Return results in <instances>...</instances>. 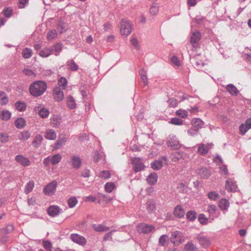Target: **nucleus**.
I'll return each mask as SVG.
<instances>
[{
	"instance_id": "f257e3e1",
	"label": "nucleus",
	"mask_w": 251,
	"mask_h": 251,
	"mask_svg": "<svg viewBox=\"0 0 251 251\" xmlns=\"http://www.w3.org/2000/svg\"><path fill=\"white\" fill-rule=\"evenodd\" d=\"M47 85L43 81L37 80L32 82L29 86L30 94L35 97L42 95L47 90Z\"/></svg>"
},
{
	"instance_id": "f03ea898",
	"label": "nucleus",
	"mask_w": 251,
	"mask_h": 251,
	"mask_svg": "<svg viewBox=\"0 0 251 251\" xmlns=\"http://www.w3.org/2000/svg\"><path fill=\"white\" fill-rule=\"evenodd\" d=\"M62 159V156L60 154H55L53 155H50L43 160V164L47 167L51 164L55 165L60 162Z\"/></svg>"
},
{
	"instance_id": "7ed1b4c3",
	"label": "nucleus",
	"mask_w": 251,
	"mask_h": 251,
	"mask_svg": "<svg viewBox=\"0 0 251 251\" xmlns=\"http://www.w3.org/2000/svg\"><path fill=\"white\" fill-rule=\"evenodd\" d=\"M120 31L122 35L127 36L132 32V25L129 21L123 19L121 22Z\"/></svg>"
},
{
	"instance_id": "20e7f679",
	"label": "nucleus",
	"mask_w": 251,
	"mask_h": 251,
	"mask_svg": "<svg viewBox=\"0 0 251 251\" xmlns=\"http://www.w3.org/2000/svg\"><path fill=\"white\" fill-rule=\"evenodd\" d=\"M138 231L140 233L148 234L155 231V227L151 225L141 223L137 226Z\"/></svg>"
},
{
	"instance_id": "39448f33",
	"label": "nucleus",
	"mask_w": 251,
	"mask_h": 251,
	"mask_svg": "<svg viewBox=\"0 0 251 251\" xmlns=\"http://www.w3.org/2000/svg\"><path fill=\"white\" fill-rule=\"evenodd\" d=\"M34 110L42 118H47L50 113L49 110L42 104L36 105L34 108Z\"/></svg>"
},
{
	"instance_id": "423d86ee",
	"label": "nucleus",
	"mask_w": 251,
	"mask_h": 251,
	"mask_svg": "<svg viewBox=\"0 0 251 251\" xmlns=\"http://www.w3.org/2000/svg\"><path fill=\"white\" fill-rule=\"evenodd\" d=\"M131 163L133 167V169L135 172H139L143 170L145 168V165L142 162L141 158L134 157L131 159Z\"/></svg>"
},
{
	"instance_id": "0eeeda50",
	"label": "nucleus",
	"mask_w": 251,
	"mask_h": 251,
	"mask_svg": "<svg viewBox=\"0 0 251 251\" xmlns=\"http://www.w3.org/2000/svg\"><path fill=\"white\" fill-rule=\"evenodd\" d=\"M167 145L174 150L178 149L181 147V144L176 135H170L169 137Z\"/></svg>"
},
{
	"instance_id": "6e6552de",
	"label": "nucleus",
	"mask_w": 251,
	"mask_h": 251,
	"mask_svg": "<svg viewBox=\"0 0 251 251\" xmlns=\"http://www.w3.org/2000/svg\"><path fill=\"white\" fill-rule=\"evenodd\" d=\"M167 157L165 156L161 157L158 160L152 162L151 164V168L154 170H159L161 169L163 166V161L166 162L167 161Z\"/></svg>"
},
{
	"instance_id": "1a4fd4ad",
	"label": "nucleus",
	"mask_w": 251,
	"mask_h": 251,
	"mask_svg": "<svg viewBox=\"0 0 251 251\" xmlns=\"http://www.w3.org/2000/svg\"><path fill=\"white\" fill-rule=\"evenodd\" d=\"M70 239L74 242L80 245H84L86 244V240L83 236L78 234H71Z\"/></svg>"
},
{
	"instance_id": "9d476101",
	"label": "nucleus",
	"mask_w": 251,
	"mask_h": 251,
	"mask_svg": "<svg viewBox=\"0 0 251 251\" xmlns=\"http://www.w3.org/2000/svg\"><path fill=\"white\" fill-rule=\"evenodd\" d=\"M226 188L229 191L235 192L237 189L236 181L232 178H228L226 181Z\"/></svg>"
},
{
	"instance_id": "9b49d317",
	"label": "nucleus",
	"mask_w": 251,
	"mask_h": 251,
	"mask_svg": "<svg viewBox=\"0 0 251 251\" xmlns=\"http://www.w3.org/2000/svg\"><path fill=\"white\" fill-rule=\"evenodd\" d=\"M56 187V182L52 181L47 185L44 188V192L46 195L50 196L54 193Z\"/></svg>"
},
{
	"instance_id": "f8f14e48",
	"label": "nucleus",
	"mask_w": 251,
	"mask_h": 251,
	"mask_svg": "<svg viewBox=\"0 0 251 251\" xmlns=\"http://www.w3.org/2000/svg\"><path fill=\"white\" fill-rule=\"evenodd\" d=\"M15 160L23 166H28L30 164L29 159L23 155L19 154L15 156Z\"/></svg>"
},
{
	"instance_id": "ddd939ff",
	"label": "nucleus",
	"mask_w": 251,
	"mask_h": 251,
	"mask_svg": "<svg viewBox=\"0 0 251 251\" xmlns=\"http://www.w3.org/2000/svg\"><path fill=\"white\" fill-rule=\"evenodd\" d=\"M81 159L78 156L73 155L71 157V160L69 163L75 169H78L81 165Z\"/></svg>"
},
{
	"instance_id": "4468645a",
	"label": "nucleus",
	"mask_w": 251,
	"mask_h": 251,
	"mask_svg": "<svg viewBox=\"0 0 251 251\" xmlns=\"http://www.w3.org/2000/svg\"><path fill=\"white\" fill-rule=\"evenodd\" d=\"M213 144L212 143L204 144H201L198 148V153L201 155H205L208 152L210 148L212 147Z\"/></svg>"
},
{
	"instance_id": "2eb2a0df",
	"label": "nucleus",
	"mask_w": 251,
	"mask_h": 251,
	"mask_svg": "<svg viewBox=\"0 0 251 251\" xmlns=\"http://www.w3.org/2000/svg\"><path fill=\"white\" fill-rule=\"evenodd\" d=\"M53 96L54 100L57 101H62L64 99L63 92L61 91L59 87H55L54 88Z\"/></svg>"
},
{
	"instance_id": "dca6fc26",
	"label": "nucleus",
	"mask_w": 251,
	"mask_h": 251,
	"mask_svg": "<svg viewBox=\"0 0 251 251\" xmlns=\"http://www.w3.org/2000/svg\"><path fill=\"white\" fill-rule=\"evenodd\" d=\"M62 209L56 205H52L48 209V214L52 216L55 217L58 215L61 212Z\"/></svg>"
},
{
	"instance_id": "f3484780",
	"label": "nucleus",
	"mask_w": 251,
	"mask_h": 251,
	"mask_svg": "<svg viewBox=\"0 0 251 251\" xmlns=\"http://www.w3.org/2000/svg\"><path fill=\"white\" fill-rule=\"evenodd\" d=\"M197 174L201 177L208 178L211 176V172L206 168H201L197 170Z\"/></svg>"
},
{
	"instance_id": "a211bd4d",
	"label": "nucleus",
	"mask_w": 251,
	"mask_h": 251,
	"mask_svg": "<svg viewBox=\"0 0 251 251\" xmlns=\"http://www.w3.org/2000/svg\"><path fill=\"white\" fill-rule=\"evenodd\" d=\"M63 45L61 43H57L54 44L50 48L51 53H53L55 56H58L63 49Z\"/></svg>"
},
{
	"instance_id": "6ab92c4d",
	"label": "nucleus",
	"mask_w": 251,
	"mask_h": 251,
	"mask_svg": "<svg viewBox=\"0 0 251 251\" xmlns=\"http://www.w3.org/2000/svg\"><path fill=\"white\" fill-rule=\"evenodd\" d=\"M158 176L156 173H151L147 177L146 180L151 185L155 184L157 181Z\"/></svg>"
},
{
	"instance_id": "aec40b11",
	"label": "nucleus",
	"mask_w": 251,
	"mask_h": 251,
	"mask_svg": "<svg viewBox=\"0 0 251 251\" xmlns=\"http://www.w3.org/2000/svg\"><path fill=\"white\" fill-rule=\"evenodd\" d=\"M92 227L94 230L97 232L106 231L109 228L108 226L102 224H93Z\"/></svg>"
},
{
	"instance_id": "412c9836",
	"label": "nucleus",
	"mask_w": 251,
	"mask_h": 251,
	"mask_svg": "<svg viewBox=\"0 0 251 251\" xmlns=\"http://www.w3.org/2000/svg\"><path fill=\"white\" fill-rule=\"evenodd\" d=\"M45 137L50 140H55L56 138V132L52 129H48L45 132Z\"/></svg>"
},
{
	"instance_id": "4be33fe9",
	"label": "nucleus",
	"mask_w": 251,
	"mask_h": 251,
	"mask_svg": "<svg viewBox=\"0 0 251 251\" xmlns=\"http://www.w3.org/2000/svg\"><path fill=\"white\" fill-rule=\"evenodd\" d=\"M66 104L68 107L71 109L76 107V102L74 98L71 96H68L66 98Z\"/></svg>"
},
{
	"instance_id": "5701e85b",
	"label": "nucleus",
	"mask_w": 251,
	"mask_h": 251,
	"mask_svg": "<svg viewBox=\"0 0 251 251\" xmlns=\"http://www.w3.org/2000/svg\"><path fill=\"white\" fill-rule=\"evenodd\" d=\"M197 239L199 243L203 247H207L210 244L209 239L206 237L202 235H198Z\"/></svg>"
},
{
	"instance_id": "b1692460",
	"label": "nucleus",
	"mask_w": 251,
	"mask_h": 251,
	"mask_svg": "<svg viewBox=\"0 0 251 251\" xmlns=\"http://www.w3.org/2000/svg\"><path fill=\"white\" fill-rule=\"evenodd\" d=\"M201 38V33L198 31H196L195 32H192V35L191 36L190 38V42L192 44H195L199 42V41L200 40Z\"/></svg>"
},
{
	"instance_id": "393cba45",
	"label": "nucleus",
	"mask_w": 251,
	"mask_h": 251,
	"mask_svg": "<svg viewBox=\"0 0 251 251\" xmlns=\"http://www.w3.org/2000/svg\"><path fill=\"white\" fill-rule=\"evenodd\" d=\"M66 137H65V135L60 136L55 143V147L53 148V150H55L57 149H58L60 147L65 145V143L66 142Z\"/></svg>"
},
{
	"instance_id": "a878e982",
	"label": "nucleus",
	"mask_w": 251,
	"mask_h": 251,
	"mask_svg": "<svg viewBox=\"0 0 251 251\" xmlns=\"http://www.w3.org/2000/svg\"><path fill=\"white\" fill-rule=\"evenodd\" d=\"M147 209L150 212L154 211L156 208V203L153 200H149L147 201Z\"/></svg>"
},
{
	"instance_id": "bb28decb",
	"label": "nucleus",
	"mask_w": 251,
	"mask_h": 251,
	"mask_svg": "<svg viewBox=\"0 0 251 251\" xmlns=\"http://www.w3.org/2000/svg\"><path fill=\"white\" fill-rule=\"evenodd\" d=\"M185 214V211L182 208L181 206H177L174 210V215L178 218H181L184 216Z\"/></svg>"
},
{
	"instance_id": "cd10ccee",
	"label": "nucleus",
	"mask_w": 251,
	"mask_h": 251,
	"mask_svg": "<svg viewBox=\"0 0 251 251\" xmlns=\"http://www.w3.org/2000/svg\"><path fill=\"white\" fill-rule=\"evenodd\" d=\"M43 140V136L40 134H37L35 136L34 140L32 142V145L34 147L38 148L41 145Z\"/></svg>"
},
{
	"instance_id": "c85d7f7f",
	"label": "nucleus",
	"mask_w": 251,
	"mask_h": 251,
	"mask_svg": "<svg viewBox=\"0 0 251 251\" xmlns=\"http://www.w3.org/2000/svg\"><path fill=\"white\" fill-rule=\"evenodd\" d=\"M227 91L233 96H236L239 93L237 88L232 84H229L226 86Z\"/></svg>"
},
{
	"instance_id": "c756f323",
	"label": "nucleus",
	"mask_w": 251,
	"mask_h": 251,
	"mask_svg": "<svg viewBox=\"0 0 251 251\" xmlns=\"http://www.w3.org/2000/svg\"><path fill=\"white\" fill-rule=\"evenodd\" d=\"M11 117V113L8 110H3L0 114V119L3 121H8Z\"/></svg>"
},
{
	"instance_id": "7c9ffc66",
	"label": "nucleus",
	"mask_w": 251,
	"mask_h": 251,
	"mask_svg": "<svg viewBox=\"0 0 251 251\" xmlns=\"http://www.w3.org/2000/svg\"><path fill=\"white\" fill-rule=\"evenodd\" d=\"M25 123L26 122L24 118H19L15 121V126L17 128L21 129L25 126Z\"/></svg>"
},
{
	"instance_id": "2f4dec72",
	"label": "nucleus",
	"mask_w": 251,
	"mask_h": 251,
	"mask_svg": "<svg viewBox=\"0 0 251 251\" xmlns=\"http://www.w3.org/2000/svg\"><path fill=\"white\" fill-rule=\"evenodd\" d=\"M219 206L221 209L226 210L229 206V202L226 199H223L220 201Z\"/></svg>"
},
{
	"instance_id": "473e14b6",
	"label": "nucleus",
	"mask_w": 251,
	"mask_h": 251,
	"mask_svg": "<svg viewBox=\"0 0 251 251\" xmlns=\"http://www.w3.org/2000/svg\"><path fill=\"white\" fill-rule=\"evenodd\" d=\"M192 125L195 128L198 129L203 126V122L200 119L196 118L192 120Z\"/></svg>"
},
{
	"instance_id": "72a5a7b5",
	"label": "nucleus",
	"mask_w": 251,
	"mask_h": 251,
	"mask_svg": "<svg viewBox=\"0 0 251 251\" xmlns=\"http://www.w3.org/2000/svg\"><path fill=\"white\" fill-rule=\"evenodd\" d=\"M51 54V51L50 48H46L42 50L39 54L42 57H47Z\"/></svg>"
},
{
	"instance_id": "f704fd0d",
	"label": "nucleus",
	"mask_w": 251,
	"mask_h": 251,
	"mask_svg": "<svg viewBox=\"0 0 251 251\" xmlns=\"http://www.w3.org/2000/svg\"><path fill=\"white\" fill-rule=\"evenodd\" d=\"M15 106L16 109L20 112L24 111L26 107L25 103L21 101H17L15 104Z\"/></svg>"
},
{
	"instance_id": "c9c22d12",
	"label": "nucleus",
	"mask_w": 251,
	"mask_h": 251,
	"mask_svg": "<svg viewBox=\"0 0 251 251\" xmlns=\"http://www.w3.org/2000/svg\"><path fill=\"white\" fill-rule=\"evenodd\" d=\"M140 75L143 83L146 86L148 84V79L147 75V72L144 69H142L140 71Z\"/></svg>"
},
{
	"instance_id": "e433bc0d",
	"label": "nucleus",
	"mask_w": 251,
	"mask_h": 251,
	"mask_svg": "<svg viewBox=\"0 0 251 251\" xmlns=\"http://www.w3.org/2000/svg\"><path fill=\"white\" fill-rule=\"evenodd\" d=\"M150 13L152 15H155L158 12V4L156 1H153L150 10Z\"/></svg>"
},
{
	"instance_id": "4c0bfd02",
	"label": "nucleus",
	"mask_w": 251,
	"mask_h": 251,
	"mask_svg": "<svg viewBox=\"0 0 251 251\" xmlns=\"http://www.w3.org/2000/svg\"><path fill=\"white\" fill-rule=\"evenodd\" d=\"M67 65L69 69L72 71H75L78 69V66L75 63L73 60H69L67 62Z\"/></svg>"
},
{
	"instance_id": "58836bf2",
	"label": "nucleus",
	"mask_w": 251,
	"mask_h": 251,
	"mask_svg": "<svg viewBox=\"0 0 251 251\" xmlns=\"http://www.w3.org/2000/svg\"><path fill=\"white\" fill-rule=\"evenodd\" d=\"M184 251H198V249L192 242H189L185 245Z\"/></svg>"
},
{
	"instance_id": "ea45409f",
	"label": "nucleus",
	"mask_w": 251,
	"mask_h": 251,
	"mask_svg": "<svg viewBox=\"0 0 251 251\" xmlns=\"http://www.w3.org/2000/svg\"><path fill=\"white\" fill-rule=\"evenodd\" d=\"M30 133L29 131L24 130L21 132L19 136L21 140L25 141L28 139L30 136Z\"/></svg>"
},
{
	"instance_id": "a19ab883",
	"label": "nucleus",
	"mask_w": 251,
	"mask_h": 251,
	"mask_svg": "<svg viewBox=\"0 0 251 251\" xmlns=\"http://www.w3.org/2000/svg\"><path fill=\"white\" fill-rule=\"evenodd\" d=\"M14 229V227L12 225H8L5 227L0 229V232L3 234H8L11 232Z\"/></svg>"
},
{
	"instance_id": "79ce46f5",
	"label": "nucleus",
	"mask_w": 251,
	"mask_h": 251,
	"mask_svg": "<svg viewBox=\"0 0 251 251\" xmlns=\"http://www.w3.org/2000/svg\"><path fill=\"white\" fill-rule=\"evenodd\" d=\"M78 202L76 197H71L68 200V204L70 208L74 207Z\"/></svg>"
},
{
	"instance_id": "37998d69",
	"label": "nucleus",
	"mask_w": 251,
	"mask_h": 251,
	"mask_svg": "<svg viewBox=\"0 0 251 251\" xmlns=\"http://www.w3.org/2000/svg\"><path fill=\"white\" fill-rule=\"evenodd\" d=\"M34 186V182L33 181H30L25 186V193L28 194L32 190Z\"/></svg>"
},
{
	"instance_id": "c03bdc74",
	"label": "nucleus",
	"mask_w": 251,
	"mask_h": 251,
	"mask_svg": "<svg viewBox=\"0 0 251 251\" xmlns=\"http://www.w3.org/2000/svg\"><path fill=\"white\" fill-rule=\"evenodd\" d=\"M57 35V33L55 29L50 30L47 33L48 40H51L54 39Z\"/></svg>"
},
{
	"instance_id": "a18cd8bd",
	"label": "nucleus",
	"mask_w": 251,
	"mask_h": 251,
	"mask_svg": "<svg viewBox=\"0 0 251 251\" xmlns=\"http://www.w3.org/2000/svg\"><path fill=\"white\" fill-rule=\"evenodd\" d=\"M59 87H61L62 89H65L67 85V81L65 77H62L58 81Z\"/></svg>"
},
{
	"instance_id": "49530a36",
	"label": "nucleus",
	"mask_w": 251,
	"mask_h": 251,
	"mask_svg": "<svg viewBox=\"0 0 251 251\" xmlns=\"http://www.w3.org/2000/svg\"><path fill=\"white\" fill-rule=\"evenodd\" d=\"M197 217V213L194 211L191 210L188 211L186 214L187 218L191 221H194Z\"/></svg>"
},
{
	"instance_id": "de8ad7c7",
	"label": "nucleus",
	"mask_w": 251,
	"mask_h": 251,
	"mask_svg": "<svg viewBox=\"0 0 251 251\" xmlns=\"http://www.w3.org/2000/svg\"><path fill=\"white\" fill-rule=\"evenodd\" d=\"M32 54V51L30 49L26 48L23 50V55L25 58H29Z\"/></svg>"
},
{
	"instance_id": "09e8293b",
	"label": "nucleus",
	"mask_w": 251,
	"mask_h": 251,
	"mask_svg": "<svg viewBox=\"0 0 251 251\" xmlns=\"http://www.w3.org/2000/svg\"><path fill=\"white\" fill-rule=\"evenodd\" d=\"M115 188L113 182H107L105 185V189L107 192L111 193Z\"/></svg>"
},
{
	"instance_id": "8fccbe9b",
	"label": "nucleus",
	"mask_w": 251,
	"mask_h": 251,
	"mask_svg": "<svg viewBox=\"0 0 251 251\" xmlns=\"http://www.w3.org/2000/svg\"><path fill=\"white\" fill-rule=\"evenodd\" d=\"M13 10L11 8L8 7L3 10L2 13L6 18H10L12 14Z\"/></svg>"
},
{
	"instance_id": "3c124183",
	"label": "nucleus",
	"mask_w": 251,
	"mask_h": 251,
	"mask_svg": "<svg viewBox=\"0 0 251 251\" xmlns=\"http://www.w3.org/2000/svg\"><path fill=\"white\" fill-rule=\"evenodd\" d=\"M171 156L173 161L176 162L181 158L182 155L179 152H175L171 154Z\"/></svg>"
},
{
	"instance_id": "603ef678",
	"label": "nucleus",
	"mask_w": 251,
	"mask_h": 251,
	"mask_svg": "<svg viewBox=\"0 0 251 251\" xmlns=\"http://www.w3.org/2000/svg\"><path fill=\"white\" fill-rule=\"evenodd\" d=\"M176 115L182 118H185L188 116V112L185 110L179 109L176 111Z\"/></svg>"
},
{
	"instance_id": "864d4df0",
	"label": "nucleus",
	"mask_w": 251,
	"mask_h": 251,
	"mask_svg": "<svg viewBox=\"0 0 251 251\" xmlns=\"http://www.w3.org/2000/svg\"><path fill=\"white\" fill-rule=\"evenodd\" d=\"M180 232L179 231H174L172 233V238H171V242H173L174 244H179L181 243L183 241L181 239H179L177 243L175 242V241L173 240V238H176L177 237H179V235L180 234Z\"/></svg>"
},
{
	"instance_id": "5fc2aeb1",
	"label": "nucleus",
	"mask_w": 251,
	"mask_h": 251,
	"mask_svg": "<svg viewBox=\"0 0 251 251\" xmlns=\"http://www.w3.org/2000/svg\"><path fill=\"white\" fill-rule=\"evenodd\" d=\"M99 176L101 178L106 179L110 177V173L107 171H101L99 174Z\"/></svg>"
},
{
	"instance_id": "6e6d98bb",
	"label": "nucleus",
	"mask_w": 251,
	"mask_h": 251,
	"mask_svg": "<svg viewBox=\"0 0 251 251\" xmlns=\"http://www.w3.org/2000/svg\"><path fill=\"white\" fill-rule=\"evenodd\" d=\"M198 220L200 223L202 225H206L207 223L208 219L203 214H201L199 215Z\"/></svg>"
},
{
	"instance_id": "4d7b16f0",
	"label": "nucleus",
	"mask_w": 251,
	"mask_h": 251,
	"mask_svg": "<svg viewBox=\"0 0 251 251\" xmlns=\"http://www.w3.org/2000/svg\"><path fill=\"white\" fill-rule=\"evenodd\" d=\"M43 246L46 249L47 251H52V245L49 241H44Z\"/></svg>"
},
{
	"instance_id": "13d9d810",
	"label": "nucleus",
	"mask_w": 251,
	"mask_h": 251,
	"mask_svg": "<svg viewBox=\"0 0 251 251\" xmlns=\"http://www.w3.org/2000/svg\"><path fill=\"white\" fill-rule=\"evenodd\" d=\"M170 123L173 125L179 126L182 124L183 121L177 118H173L171 120Z\"/></svg>"
},
{
	"instance_id": "bf43d9fd",
	"label": "nucleus",
	"mask_w": 251,
	"mask_h": 251,
	"mask_svg": "<svg viewBox=\"0 0 251 251\" xmlns=\"http://www.w3.org/2000/svg\"><path fill=\"white\" fill-rule=\"evenodd\" d=\"M167 102H168V103L169 104V105L170 106H171V107H175L178 104V103H177V101L176 100L174 99V98H173L169 99L168 100Z\"/></svg>"
},
{
	"instance_id": "052dcab7",
	"label": "nucleus",
	"mask_w": 251,
	"mask_h": 251,
	"mask_svg": "<svg viewBox=\"0 0 251 251\" xmlns=\"http://www.w3.org/2000/svg\"><path fill=\"white\" fill-rule=\"evenodd\" d=\"M168 239V236L166 235H162L160 236L159 239V244L160 245L162 246H164L165 245V243L166 241Z\"/></svg>"
},
{
	"instance_id": "680f3d73",
	"label": "nucleus",
	"mask_w": 251,
	"mask_h": 251,
	"mask_svg": "<svg viewBox=\"0 0 251 251\" xmlns=\"http://www.w3.org/2000/svg\"><path fill=\"white\" fill-rule=\"evenodd\" d=\"M9 140V137L7 134L3 133H0V142L1 143L7 142Z\"/></svg>"
},
{
	"instance_id": "e2e57ef3",
	"label": "nucleus",
	"mask_w": 251,
	"mask_h": 251,
	"mask_svg": "<svg viewBox=\"0 0 251 251\" xmlns=\"http://www.w3.org/2000/svg\"><path fill=\"white\" fill-rule=\"evenodd\" d=\"M219 197V194L216 192H210L208 194V197L212 200H216Z\"/></svg>"
},
{
	"instance_id": "0e129e2a",
	"label": "nucleus",
	"mask_w": 251,
	"mask_h": 251,
	"mask_svg": "<svg viewBox=\"0 0 251 251\" xmlns=\"http://www.w3.org/2000/svg\"><path fill=\"white\" fill-rule=\"evenodd\" d=\"M220 173L222 175L227 176L228 175V170L227 169L226 166L222 165L220 167Z\"/></svg>"
},
{
	"instance_id": "69168bd1",
	"label": "nucleus",
	"mask_w": 251,
	"mask_h": 251,
	"mask_svg": "<svg viewBox=\"0 0 251 251\" xmlns=\"http://www.w3.org/2000/svg\"><path fill=\"white\" fill-rule=\"evenodd\" d=\"M249 129V128H248L244 124H241L239 127L240 132L242 135H244Z\"/></svg>"
},
{
	"instance_id": "338daca9",
	"label": "nucleus",
	"mask_w": 251,
	"mask_h": 251,
	"mask_svg": "<svg viewBox=\"0 0 251 251\" xmlns=\"http://www.w3.org/2000/svg\"><path fill=\"white\" fill-rule=\"evenodd\" d=\"M131 42L133 46H134V47L135 48V49L136 50H138L139 49L138 41L136 38H132L131 39Z\"/></svg>"
},
{
	"instance_id": "774afa93",
	"label": "nucleus",
	"mask_w": 251,
	"mask_h": 251,
	"mask_svg": "<svg viewBox=\"0 0 251 251\" xmlns=\"http://www.w3.org/2000/svg\"><path fill=\"white\" fill-rule=\"evenodd\" d=\"M51 121L54 126H56L60 123V119L56 116L53 117L51 118Z\"/></svg>"
}]
</instances>
